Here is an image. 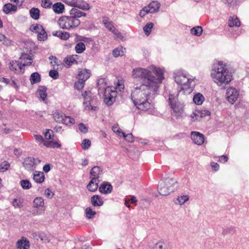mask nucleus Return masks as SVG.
I'll list each match as a JSON object with an SVG mask.
<instances>
[{
    "instance_id": "1",
    "label": "nucleus",
    "mask_w": 249,
    "mask_h": 249,
    "mask_svg": "<svg viewBox=\"0 0 249 249\" xmlns=\"http://www.w3.org/2000/svg\"><path fill=\"white\" fill-rule=\"evenodd\" d=\"M134 78H140L142 84L132 90L131 97L136 107L142 111L153 108L152 100L159 90L160 85L164 79L162 70L154 66L149 69L137 68L133 71Z\"/></svg>"
},
{
    "instance_id": "2",
    "label": "nucleus",
    "mask_w": 249,
    "mask_h": 249,
    "mask_svg": "<svg viewBox=\"0 0 249 249\" xmlns=\"http://www.w3.org/2000/svg\"><path fill=\"white\" fill-rule=\"evenodd\" d=\"M211 75L213 81L219 86L228 84L231 80L232 75L222 62L214 65Z\"/></svg>"
},
{
    "instance_id": "3",
    "label": "nucleus",
    "mask_w": 249,
    "mask_h": 249,
    "mask_svg": "<svg viewBox=\"0 0 249 249\" xmlns=\"http://www.w3.org/2000/svg\"><path fill=\"white\" fill-rule=\"evenodd\" d=\"M177 180L173 178H167L161 180L158 186V191L162 196H167L175 189V184Z\"/></svg>"
},
{
    "instance_id": "4",
    "label": "nucleus",
    "mask_w": 249,
    "mask_h": 249,
    "mask_svg": "<svg viewBox=\"0 0 249 249\" xmlns=\"http://www.w3.org/2000/svg\"><path fill=\"white\" fill-rule=\"evenodd\" d=\"M58 24L60 28L71 30L77 27L80 24V21L79 19L75 18L72 15L63 16L59 18L58 20Z\"/></svg>"
},
{
    "instance_id": "5",
    "label": "nucleus",
    "mask_w": 249,
    "mask_h": 249,
    "mask_svg": "<svg viewBox=\"0 0 249 249\" xmlns=\"http://www.w3.org/2000/svg\"><path fill=\"white\" fill-rule=\"evenodd\" d=\"M169 103L174 113L179 116L183 112V105L178 101L176 96L170 94L169 98Z\"/></svg>"
},
{
    "instance_id": "6",
    "label": "nucleus",
    "mask_w": 249,
    "mask_h": 249,
    "mask_svg": "<svg viewBox=\"0 0 249 249\" xmlns=\"http://www.w3.org/2000/svg\"><path fill=\"white\" fill-rule=\"evenodd\" d=\"M117 92L111 90L110 88L105 89L104 91V102L108 106H111L115 101Z\"/></svg>"
},
{
    "instance_id": "7",
    "label": "nucleus",
    "mask_w": 249,
    "mask_h": 249,
    "mask_svg": "<svg viewBox=\"0 0 249 249\" xmlns=\"http://www.w3.org/2000/svg\"><path fill=\"white\" fill-rule=\"evenodd\" d=\"M175 80L176 82L180 85L187 86L189 87L191 86L192 82L194 79L189 78L187 77L185 75L183 74L175 75L174 76Z\"/></svg>"
},
{
    "instance_id": "8",
    "label": "nucleus",
    "mask_w": 249,
    "mask_h": 249,
    "mask_svg": "<svg viewBox=\"0 0 249 249\" xmlns=\"http://www.w3.org/2000/svg\"><path fill=\"white\" fill-rule=\"evenodd\" d=\"M238 96V92L235 88H230L227 89L226 97L228 101L231 104H233L235 103Z\"/></svg>"
},
{
    "instance_id": "9",
    "label": "nucleus",
    "mask_w": 249,
    "mask_h": 249,
    "mask_svg": "<svg viewBox=\"0 0 249 249\" xmlns=\"http://www.w3.org/2000/svg\"><path fill=\"white\" fill-rule=\"evenodd\" d=\"M191 137L194 142L198 145H202L204 142V136L199 132H192Z\"/></svg>"
},
{
    "instance_id": "10",
    "label": "nucleus",
    "mask_w": 249,
    "mask_h": 249,
    "mask_svg": "<svg viewBox=\"0 0 249 249\" xmlns=\"http://www.w3.org/2000/svg\"><path fill=\"white\" fill-rule=\"evenodd\" d=\"M90 176L92 177L91 178H95V180H97L98 182H100V176L102 174V170L99 166H94L90 170Z\"/></svg>"
},
{
    "instance_id": "11",
    "label": "nucleus",
    "mask_w": 249,
    "mask_h": 249,
    "mask_svg": "<svg viewBox=\"0 0 249 249\" xmlns=\"http://www.w3.org/2000/svg\"><path fill=\"white\" fill-rule=\"evenodd\" d=\"M17 247L18 249H29L30 248V242L25 237H22L17 242Z\"/></svg>"
},
{
    "instance_id": "12",
    "label": "nucleus",
    "mask_w": 249,
    "mask_h": 249,
    "mask_svg": "<svg viewBox=\"0 0 249 249\" xmlns=\"http://www.w3.org/2000/svg\"><path fill=\"white\" fill-rule=\"evenodd\" d=\"M20 59H21L22 60V61L23 60H25L26 59L29 60V61L26 62V63L24 61L23 63H17V65H18V67L19 68V69H20L21 71L22 70V67L29 66V65H31V64L32 63V57L31 56L28 55L26 54H24L22 55L20 57Z\"/></svg>"
},
{
    "instance_id": "13",
    "label": "nucleus",
    "mask_w": 249,
    "mask_h": 249,
    "mask_svg": "<svg viewBox=\"0 0 249 249\" xmlns=\"http://www.w3.org/2000/svg\"><path fill=\"white\" fill-rule=\"evenodd\" d=\"M91 95L92 93L89 90L85 91L82 94L84 100L83 104L86 107L91 105Z\"/></svg>"
},
{
    "instance_id": "14",
    "label": "nucleus",
    "mask_w": 249,
    "mask_h": 249,
    "mask_svg": "<svg viewBox=\"0 0 249 249\" xmlns=\"http://www.w3.org/2000/svg\"><path fill=\"white\" fill-rule=\"evenodd\" d=\"M99 189L102 194H108L111 192L112 186L108 182H104L101 184Z\"/></svg>"
},
{
    "instance_id": "15",
    "label": "nucleus",
    "mask_w": 249,
    "mask_h": 249,
    "mask_svg": "<svg viewBox=\"0 0 249 249\" xmlns=\"http://www.w3.org/2000/svg\"><path fill=\"white\" fill-rule=\"evenodd\" d=\"M90 71L87 69H83L78 73L79 80L85 82L90 76Z\"/></svg>"
},
{
    "instance_id": "16",
    "label": "nucleus",
    "mask_w": 249,
    "mask_h": 249,
    "mask_svg": "<svg viewBox=\"0 0 249 249\" xmlns=\"http://www.w3.org/2000/svg\"><path fill=\"white\" fill-rule=\"evenodd\" d=\"M33 207L42 210L44 207V199L41 197H36L33 201Z\"/></svg>"
},
{
    "instance_id": "17",
    "label": "nucleus",
    "mask_w": 249,
    "mask_h": 249,
    "mask_svg": "<svg viewBox=\"0 0 249 249\" xmlns=\"http://www.w3.org/2000/svg\"><path fill=\"white\" fill-rule=\"evenodd\" d=\"M160 5V3L158 2L152 1L146 7L150 13H153L159 11Z\"/></svg>"
},
{
    "instance_id": "18",
    "label": "nucleus",
    "mask_w": 249,
    "mask_h": 249,
    "mask_svg": "<svg viewBox=\"0 0 249 249\" xmlns=\"http://www.w3.org/2000/svg\"><path fill=\"white\" fill-rule=\"evenodd\" d=\"M100 182L95 180V178H91V180L87 186V189L92 192H95L98 188V184Z\"/></svg>"
},
{
    "instance_id": "19",
    "label": "nucleus",
    "mask_w": 249,
    "mask_h": 249,
    "mask_svg": "<svg viewBox=\"0 0 249 249\" xmlns=\"http://www.w3.org/2000/svg\"><path fill=\"white\" fill-rule=\"evenodd\" d=\"M70 15H72L75 18L79 19V18L82 17H86L87 14L77 8H72L70 10Z\"/></svg>"
},
{
    "instance_id": "20",
    "label": "nucleus",
    "mask_w": 249,
    "mask_h": 249,
    "mask_svg": "<svg viewBox=\"0 0 249 249\" xmlns=\"http://www.w3.org/2000/svg\"><path fill=\"white\" fill-rule=\"evenodd\" d=\"M91 203L93 206L98 207L102 206L104 201L99 195H94L91 197Z\"/></svg>"
},
{
    "instance_id": "21",
    "label": "nucleus",
    "mask_w": 249,
    "mask_h": 249,
    "mask_svg": "<svg viewBox=\"0 0 249 249\" xmlns=\"http://www.w3.org/2000/svg\"><path fill=\"white\" fill-rule=\"evenodd\" d=\"M97 87L101 92L105 91V89L109 87H107V80L105 78H100L97 81Z\"/></svg>"
},
{
    "instance_id": "22",
    "label": "nucleus",
    "mask_w": 249,
    "mask_h": 249,
    "mask_svg": "<svg viewBox=\"0 0 249 249\" xmlns=\"http://www.w3.org/2000/svg\"><path fill=\"white\" fill-rule=\"evenodd\" d=\"M75 7L83 10H88L90 9L89 4L83 0H77Z\"/></svg>"
},
{
    "instance_id": "23",
    "label": "nucleus",
    "mask_w": 249,
    "mask_h": 249,
    "mask_svg": "<svg viewBox=\"0 0 249 249\" xmlns=\"http://www.w3.org/2000/svg\"><path fill=\"white\" fill-rule=\"evenodd\" d=\"M65 9L64 5L61 2H56L53 5V9L55 13L62 14Z\"/></svg>"
},
{
    "instance_id": "24",
    "label": "nucleus",
    "mask_w": 249,
    "mask_h": 249,
    "mask_svg": "<svg viewBox=\"0 0 249 249\" xmlns=\"http://www.w3.org/2000/svg\"><path fill=\"white\" fill-rule=\"evenodd\" d=\"M44 175L42 172L36 171L34 174V180L36 183H42L44 180Z\"/></svg>"
},
{
    "instance_id": "25",
    "label": "nucleus",
    "mask_w": 249,
    "mask_h": 249,
    "mask_svg": "<svg viewBox=\"0 0 249 249\" xmlns=\"http://www.w3.org/2000/svg\"><path fill=\"white\" fill-rule=\"evenodd\" d=\"M47 88L44 86H41L39 87L37 91V93L38 94V97L40 98L42 101H45L47 96Z\"/></svg>"
},
{
    "instance_id": "26",
    "label": "nucleus",
    "mask_w": 249,
    "mask_h": 249,
    "mask_svg": "<svg viewBox=\"0 0 249 249\" xmlns=\"http://www.w3.org/2000/svg\"><path fill=\"white\" fill-rule=\"evenodd\" d=\"M30 80L32 85L39 83L41 80V76L37 72H35L31 74Z\"/></svg>"
},
{
    "instance_id": "27",
    "label": "nucleus",
    "mask_w": 249,
    "mask_h": 249,
    "mask_svg": "<svg viewBox=\"0 0 249 249\" xmlns=\"http://www.w3.org/2000/svg\"><path fill=\"white\" fill-rule=\"evenodd\" d=\"M228 24L231 27L234 26L239 27L240 26V22L239 19L235 16L230 17L228 21Z\"/></svg>"
},
{
    "instance_id": "28",
    "label": "nucleus",
    "mask_w": 249,
    "mask_h": 249,
    "mask_svg": "<svg viewBox=\"0 0 249 249\" xmlns=\"http://www.w3.org/2000/svg\"><path fill=\"white\" fill-rule=\"evenodd\" d=\"M17 6L13 5L11 3H7L4 4L3 7V11L6 14H9L12 11H16Z\"/></svg>"
},
{
    "instance_id": "29",
    "label": "nucleus",
    "mask_w": 249,
    "mask_h": 249,
    "mask_svg": "<svg viewBox=\"0 0 249 249\" xmlns=\"http://www.w3.org/2000/svg\"><path fill=\"white\" fill-rule=\"evenodd\" d=\"M204 100V97L203 95L200 93L196 94L193 97V101L196 104L198 105H201Z\"/></svg>"
},
{
    "instance_id": "30",
    "label": "nucleus",
    "mask_w": 249,
    "mask_h": 249,
    "mask_svg": "<svg viewBox=\"0 0 249 249\" xmlns=\"http://www.w3.org/2000/svg\"><path fill=\"white\" fill-rule=\"evenodd\" d=\"M77 55H73L67 56L64 59V62L66 64L70 66L74 62L77 63L76 59L77 58Z\"/></svg>"
},
{
    "instance_id": "31",
    "label": "nucleus",
    "mask_w": 249,
    "mask_h": 249,
    "mask_svg": "<svg viewBox=\"0 0 249 249\" xmlns=\"http://www.w3.org/2000/svg\"><path fill=\"white\" fill-rule=\"evenodd\" d=\"M64 114L60 111H55L53 114V116L54 120L59 123H61L63 121V118L64 117Z\"/></svg>"
},
{
    "instance_id": "32",
    "label": "nucleus",
    "mask_w": 249,
    "mask_h": 249,
    "mask_svg": "<svg viewBox=\"0 0 249 249\" xmlns=\"http://www.w3.org/2000/svg\"><path fill=\"white\" fill-rule=\"evenodd\" d=\"M103 23L105 27L107 28L108 30L115 33V28L112 21H109L108 19L107 18H105L103 19Z\"/></svg>"
},
{
    "instance_id": "33",
    "label": "nucleus",
    "mask_w": 249,
    "mask_h": 249,
    "mask_svg": "<svg viewBox=\"0 0 249 249\" xmlns=\"http://www.w3.org/2000/svg\"><path fill=\"white\" fill-rule=\"evenodd\" d=\"M31 17L34 19L37 20L39 18L40 11L38 8H32L30 10Z\"/></svg>"
},
{
    "instance_id": "34",
    "label": "nucleus",
    "mask_w": 249,
    "mask_h": 249,
    "mask_svg": "<svg viewBox=\"0 0 249 249\" xmlns=\"http://www.w3.org/2000/svg\"><path fill=\"white\" fill-rule=\"evenodd\" d=\"M125 51V49L123 48L122 47H118L113 51V55L116 57L119 56H122L124 55Z\"/></svg>"
},
{
    "instance_id": "35",
    "label": "nucleus",
    "mask_w": 249,
    "mask_h": 249,
    "mask_svg": "<svg viewBox=\"0 0 249 249\" xmlns=\"http://www.w3.org/2000/svg\"><path fill=\"white\" fill-rule=\"evenodd\" d=\"M61 123L67 125L71 126L75 123V120L72 118H71L70 116H66L65 115L63 121H62Z\"/></svg>"
},
{
    "instance_id": "36",
    "label": "nucleus",
    "mask_w": 249,
    "mask_h": 249,
    "mask_svg": "<svg viewBox=\"0 0 249 249\" xmlns=\"http://www.w3.org/2000/svg\"><path fill=\"white\" fill-rule=\"evenodd\" d=\"M86 49L85 45L83 42H78L75 46V50L77 53H80L83 52Z\"/></svg>"
},
{
    "instance_id": "37",
    "label": "nucleus",
    "mask_w": 249,
    "mask_h": 249,
    "mask_svg": "<svg viewBox=\"0 0 249 249\" xmlns=\"http://www.w3.org/2000/svg\"><path fill=\"white\" fill-rule=\"evenodd\" d=\"M202 28L200 26H196L191 29V34L197 36H200L202 33Z\"/></svg>"
},
{
    "instance_id": "38",
    "label": "nucleus",
    "mask_w": 249,
    "mask_h": 249,
    "mask_svg": "<svg viewBox=\"0 0 249 249\" xmlns=\"http://www.w3.org/2000/svg\"><path fill=\"white\" fill-rule=\"evenodd\" d=\"M43 29V27L42 25L37 24H36V25H32L30 27V30L32 32H35L37 34L41 32Z\"/></svg>"
},
{
    "instance_id": "39",
    "label": "nucleus",
    "mask_w": 249,
    "mask_h": 249,
    "mask_svg": "<svg viewBox=\"0 0 249 249\" xmlns=\"http://www.w3.org/2000/svg\"><path fill=\"white\" fill-rule=\"evenodd\" d=\"M37 39L39 41H44L47 39V34L44 28L38 34Z\"/></svg>"
},
{
    "instance_id": "40",
    "label": "nucleus",
    "mask_w": 249,
    "mask_h": 249,
    "mask_svg": "<svg viewBox=\"0 0 249 249\" xmlns=\"http://www.w3.org/2000/svg\"><path fill=\"white\" fill-rule=\"evenodd\" d=\"M153 249H167V247L164 242L160 241L154 245Z\"/></svg>"
},
{
    "instance_id": "41",
    "label": "nucleus",
    "mask_w": 249,
    "mask_h": 249,
    "mask_svg": "<svg viewBox=\"0 0 249 249\" xmlns=\"http://www.w3.org/2000/svg\"><path fill=\"white\" fill-rule=\"evenodd\" d=\"M35 138L36 141L39 142L40 143H43L44 145L49 146L50 143L44 140L42 136L40 135H35Z\"/></svg>"
},
{
    "instance_id": "42",
    "label": "nucleus",
    "mask_w": 249,
    "mask_h": 249,
    "mask_svg": "<svg viewBox=\"0 0 249 249\" xmlns=\"http://www.w3.org/2000/svg\"><path fill=\"white\" fill-rule=\"evenodd\" d=\"M154 26V24L152 22H150L146 24L143 27V31L145 32L146 35H149L151 30L152 29Z\"/></svg>"
},
{
    "instance_id": "43",
    "label": "nucleus",
    "mask_w": 249,
    "mask_h": 249,
    "mask_svg": "<svg viewBox=\"0 0 249 249\" xmlns=\"http://www.w3.org/2000/svg\"><path fill=\"white\" fill-rule=\"evenodd\" d=\"M85 211L86 217L88 219L93 218L96 213L95 211H92V209L89 207L87 208Z\"/></svg>"
},
{
    "instance_id": "44",
    "label": "nucleus",
    "mask_w": 249,
    "mask_h": 249,
    "mask_svg": "<svg viewBox=\"0 0 249 249\" xmlns=\"http://www.w3.org/2000/svg\"><path fill=\"white\" fill-rule=\"evenodd\" d=\"M0 42H2V44L6 46L10 45L11 44V41L9 39L7 38L6 36L0 33Z\"/></svg>"
},
{
    "instance_id": "45",
    "label": "nucleus",
    "mask_w": 249,
    "mask_h": 249,
    "mask_svg": "<svg viewBox=\"0 0 249 249\" xmlns=\"http://www.w3.org/2000/svg\"><path fill=\"white\" fill-rule=\"evenodd\" d=\"M20 185L24 189H29L32 186L30 182L26 179L22 180L20 181Z\"/></svg>"
},
{
    "instance_id": "46",
    "label": "nucleus",
    "mask_w": 249,
    "mask_h": 249,
    "mask_svg": "<svg viewBox=\"0 0 249 249\" xmlns=\"http://www.w3.org/2000/svg\"><path fill=\"white\" fill-rule=\"evenodd\" d=\"M196 113L197 115H199V118H202L206 116H209L211 114L210 111L206 110L197 111Z\"/></svg>"
},
{
    "instance_id": "47",
    "label": "nucleus",
    "mask_w": 249,
    "mask_h": 249,
    "mask_svg": "<svg viewBox=\"0 0 249 249\" xmlns=\"http://www.w3.org/2000/svg\"><path fill=\"white\" fill-rule=\"evenodd\" d=\"M189 200V197L188 196H186V195H185V196H179L178 197V198H177V201H178V203L179 204V205H182L185 202H186V201H187L188 200Z\"/></svg>"
},
{
    "instance_id": "48",
    "label": "nucleus",
    "mask_w": 249,
    "mask_h": 249,
    "mask_svg": "<svg viewBox=\"0 0 249 249\" xmlns=\"http://www.w3.org/2000/svg\"><path fill=\"white\" fill-rule=\"evenodd\" d=\"M85 82L79 80L74 84V87L78 90L82 89L84 87Z\"/></svg>"
},
{
    "instance_id": "49",
    "label": "nucleus",
    "mask_w": 249,
    "mask_h": 249,
    "mask_svg": "<svg viewBox=\"0 0 249 249\" xmlns=\"http://www.w3.org/2000/svg\"><path fill=\"white\" fill-rule=\"evenodd\" d=\"M90 145L91 142L89 139H84L82 143V147L84 150L89 149Z\"/></svg>"
},
{
    "instance_id": "50",
    "label": "nucleus",
    "mask_w": 249,
    "mask_h": 249,
    "mask_svg": "<svg viewBox=\"0 0 249 249\" xmlns=\"http://www.w3.org/2000/svg\"><path fill=\"white\" fill-rule=\"evenodd\" d=\"M10 164L7 161H4L0 164V172H3L9 169Z\"/></svg>"
},
{
    "instance_id": "51",
    "label": "nucleus",
    "mask_w": 249,
    "mask_h": 249,
    "mask_svg": "<svg viewBox=\"0 0 249 249\" xmlns=\"http://www.w3.org/2000/svg\"><path fill=\"white\" fill-rule=\"evenodd\" d=\"M123 137L129 142H133V137L131 133L125 134L124 132H122Z\"/></svg>"
},
{
    "instance_id": "52",
    "label": "nucleus",
    "mask_w": 249,
    "mask_h": 249,
    "mask_svg": "<svg viewBox=\"0 0 249 249\" xmlns=\"http://www.w3.org/2000/svg\"><path fill=\"white\" fill-rule=\"evenodd\" d=\"M12 204L15 208H20L22 207V204L21 201L17 198L14 199Z\"/></svg>"
},
{
    "instance_id": "53",
    "label": "nucleus",
    "mask_w": 249,
    "mask_h": 249,
    "mask_svg": "<svg viewBox=\"0 0 249 249\" xmlns=\"http://www.w3.org/2000/svg\"><path fill=\"white\" fill-rule=\"evenodd\" d=\"M52 3L49 0H42L41 6L45 8H50Z\"/></svg>"
},
{
    "instance_id": "54",
    "label": "nucleus",
    "mask_w": 249,
    "mask_h": 249,
    "mask_svg": "<svg viewBox=\"0 0 249 249\" xmlns=\"http://www.w3.org/2000/svg\"><path fill=\"white\" fill-rule=\"evenodd\" d=\"M38 237L41 241H43L45 242H49V241L48 237L44 232L39 233Z\"/></svg>"
},
{
    "instance_id": "55",
    "label": "nucleus",
    "mask_w": 249,
    "mask_h": 249,
    "mask_svg": "<svg viewBox=\"0 0 249 249\" xmlns=\"http://www.w3.org/2000/svg\"><path fill=\"white\" fill-rule=\"evenodd\" d=\"M78 128L80 132L83 133L85 134L88 132V127L83 123H81L79 124Z\"/></svg>"
},
{
    "instance_id": "56",
    "label": "nucleus",
    "mask_w": 249,
    "mask_h": 249,
    "mask_svg": "<svg viewBox=\"0 0 249 249\" xmlns=\"http://www.w3.org/2000/svg\"><path fill=\"white\" fill-rule=\"evenodd\" d=\"M223 1L229 6H234L237 4L238 0H223Z\"/></svg>"
},
{
    "instance_id": "57",
    "label": "nucleus",
    "mask_w": 249,
    "mask_h": 249,
    "mask_svg": "<svg viewBox=\"0 0 249 249\" xmlns=\"http://www.w3.org/2000/svg\"><path fill=\"white\" fill-rule=\"evenodd\" d=\"M49 76L53 79H57L58 78V72L56 70H51L49 71Z\"/></svg>"
},
{
    "instance_id": "58",
    "label": "nucleus",
    "mask_w": 249,
    "mask_h": 249,
    "mask_svg": "<svg viewBox=\"0 0 249 249\" xmlns=\"http://www.w3.org/2000/svg\"><path fill=\"white\" fill-rule=\"evenodd\" d=\"M69 37H70V34L69 33L66 32H62V31L61 32V34L60 35L59 37L61 39L67 40V39H68L69 38Z\"/></svg>"
},
{
    "instance_id": "59",
    "label": "nucleus",
    "mask_w": 249,
    "mask_h": 249,
    "mask_svg": "<svg viewBox=\"0 0 249 249\" xmlns=\"http://www.w3.org/2000/svg\"><path fill=\"white\" fill-rule=\"evenodd\" d=\"M44 194L48 198H52L54 196V194L50 189H46L45 190Z\"/></svg>"
},
{
    "instance_id": "60",
    "label": "nucleus",
    "mask_w": 249,
    "mask_h": 249,
    "mask_svg": "<svg viewBox=\"0 0 249 249\" xmlns=\"http://www.w3.org/2000/svg\"><path fill=\"white\" fill-rule=\"evenodd\" d=\"M64 2L66 4H68V5L75 7L77 0H66Z\"/></svg>"
},
{
    "instance_id": "61",
    "label": "nucleus",
    "mask_w": 249,
    "mask_h": 249,
    "mask_svg": "<svg viewBox=\"0 0 249 249\" xmlns=\"http://www.w3.org/2000/svg\"><path fill=\"white\" fill-rule=\"evenodd\" d=\"M150 13L146 7L143 8L140 12L139 15L141 17H143L146 14Z\"/></svg>"
},
{
    "instance_id": "62",
    "label": "nucleus",
    "mask_w": 249,
    "mask_h": 249,
    "mask_svg": "<svg viewBox=\"0 0 249 249\" xmlns=\"http://www.w3.org/2000/svg\"><path fill=\"white\" fill-rule=\"evenodd\" d=\"M25 161L28 162L31 166H33L36 163H35V159L34 158H28Z\"/></svg>"
},
{
    "instance_id": "63",
    "label": "nucleus",
    "mask_w": 249,
    "mask_h": 249,
    "mask_svg": "<svg viewBox=\"0 0 249 249\" xmlns=\"http://www.w3.org/2000/svg\"><path fill=\"white\" fill-rule=\"evenodd\" d=\"M17 63V62H14V61H12L10 63V66H9V68L11 70H12V71H16L17 70V66H18V65H17V64H16Z\"/></svg>"
},
{
    "instance_id": "64",
    "label": "nucleus",
    "mask_w": 249,
    "mask_h": 249,
    "mask_svg": "<svg viewBox=\"0 0 249 249\" xmlns=\"http://www.w3.org/2000/svg\"><path fill=\"white\" fill-rule=\"evenodd\" d=\"M53 132L52 130L50 131L49 130L45 133L44 136L46 140H50L51 139L52 133H53Z\"/></svg>"
}]
</instances>
